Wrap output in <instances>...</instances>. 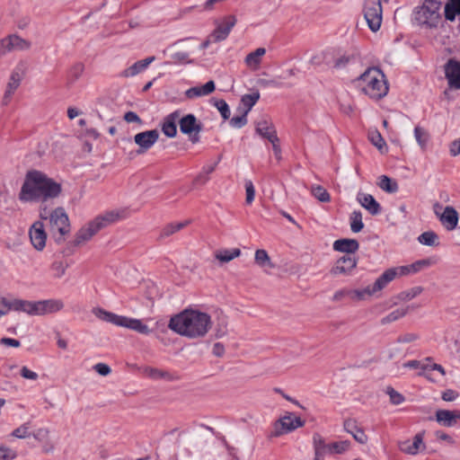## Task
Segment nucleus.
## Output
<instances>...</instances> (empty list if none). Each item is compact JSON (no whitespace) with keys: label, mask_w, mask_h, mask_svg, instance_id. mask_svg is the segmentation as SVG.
<instances>
[{"label":"nucleus","mask_w":460,"mask_h":460,"mask_svg":"<svg viewBox=\"0 0 460 460\" xmlns=\"http://www.w3.org/2000/svg\"><path fill=\"white\" fill-rule=\"evenodd\" d=\"M168 327L174 332L190 339L201 338L211 328V318L206 313L186 309L172 316Z\"/></svg>","instance_id":"f257e3e1"},{"label":"nucleus","mask_w":460,"mask_h":460,"mask_svg":"<svg viewBox=\"0 0 460 460\" xmlns=\"http://www.w3.org/2000/svg\"><path fill=\"white\" fill-rule=\"evenodd\" d=\"M61 185L39 171L29 172L22 186L19 198L22 201L54 199L61 193Z\"/></svg>","instance_id":"f03ea898"},{"label":"nucleus","mask_w":460,"mask_h":460,"mask_svg":"<svg viewBox=\"0 0 460 460\" xmlns=\"http://www.w3.org/2000/svg\"><path fill=\"white\" fill-rule=\"evenodd\" d=\"M358 82L362 92L371 99L379 100L388 93V84L384 73L376 68H367L358 78Z\"/></svg>","instance_id":"7ed1b4c3"},{"label":"nucleus","mask_w":460,"mask_h":460,"mask_svg":"<svg viewBox=\"0 0 460 460\" xmlns=\"http://www.w3.org/2000/svg\"><path fill=\"white\" fill-rule=\"evenodd\" d=\"M119 214L114 211L106 212L103 215L96 217L93 220L83 226L77 233L74 241L75 245H82L89 241L100 230L107 227L117 221Z\"/></svg>","instance_id":"20e7f679"},{"label":"nucleus","mask_w":460,"mask_h":460,"mask_svg":"<svg viewBox=\"0 0 460 460\" xmlns=\"http://www.w3.org/2000/svg\"><path fill=\"white\" fill-rule=\"evenodd\" d=\"M440 5L441 2L438 0H424L420 6L415 8L414 20L419 25L436 28L441 19Z\"/></svg>","instance_id":"39448f33"},{"label":"nucleus","mask_w":460,"mask_h":460,"mask_svg":"<svg viewBox=\"0 0 460 460\" xmlns=\"http://www.w3.org/2000/svg\"><path fill=\"white\" fill-rule=\"evenodd\" d=\"M49 226L52 233L58 232V237L56 242L60 243L64 241V236L70 232V223L67 214L61 207L55 208L49 214Z\"/></svg>","instance_id":"423d86ee"},{"label":"nucleus","mask_w":460,"mask_h":460,"mask_svg":"<svg viewBox=\"0 0 460 460\" xmlns=\"http://www.w3.org/2000/svg\"><path fill=\"white\" fill-rule=\"evenodd\" d=\"M314 455L316 456H323L325 454H342L347 451L349 447V441H340L333 442L331 444H326L324 439L320 435L314 436Z\"/></svg>","instance_id":"0eeeda50"},{"label":"nucleus","mask_w":460,"mask_h":460,"mask_svg":"<svg viewBox=\"0 0 460 460\" xmlns=\"http://www.w3.org/2000/svg\"><path fill=\"white\" fill-rule=\"evenodd\" d=\"M305 421L299 417H295L293 413L288 412L284 417L279 419L274 423V437H279L285 433L291 432L297 428L303 427Z\"/></svg>","instance_id":"6e6552de"},{"label":"nucleus","mask_w":460,"mask_h":460,"mask_svg":"<svg viewBox=\"0 0 460 460\" xmlns=\"http://www.w3.org/2000/svg\"><path fill=\"white\" fill-rule=\"evenodd\" d=\"M179 126L181 133L188 135L192 143L199 141V134L202 130V125L193 114H187L179 118Z\"/></svg>","instance_id":"1a4fd4ad"},{"label":"nucleus","mask_w":460,"mask_h":460,"mask_svg":"<svg viewBox=\"0 0 460 460\" xmlns=\"http://www.w3.org/2000/svg\"><path fill=\"white\" fill-rule=\"evenodd\" d=\"M159 132L156 129L146 130L135 135L134 141L138 146L137 151L138 155L146 153L149 150L158 140Z\"/></svg>","instance_id":"9d476101"},{"label":"nucleus","mask_w":460,"mask_h":460,"mask_svg":"<svg viewBox=\"0 0 460 460\" xmlns=\"http://www.w3.org/2000/svg\"><path fill=\"white\" fill-rule=\"evenodd\" d=\"M64 308V302L61 299H45L35 301V316H43L55 314Z\"/></svg>","instance_id":"9b49d317"},{"label":"nucleus","mask_w":460,"mask_h":460,"mask_svg":"<svg viewBox=\"0 0 460 460\" xmlns=\"http://www.w3.org/2000/svg\"><path fill=\"white\" fill-rule=\"evenodd\" d=\"M237 20L234 15H228L223 19L221 23H218L216 29L210 34V38H213L214 42H219L227 38L231 30L235 25Z\"/></svg>","instance_id":"f8f14e48"},{"label":"nucleus","mask_w":460,"mask_h":460,"mask_svg":"<svg viewBox=\"0 0 460 460\" xmlns=\"http://www.w3.org/2000/svg\"><path fill=\"white\" fill-rule=\"evenodd\" d=\"M30 239L35 249L43 250L46 245L47 234L44 229L42 221H36L30 228Z\"/></svg>","instance_id":"ddd939ff"},{"label":"nucleus","mask_w":460,"mask_h":460,"mask_svg":"<svg viewBox=\"0 0 460 460\" xmlns=\"http://www.w3.org/2000/svg\"><path fill=\"white\" fill-rule=\"evenodd\" d=\"M255 130L269 141L278 140L277 131L268 116H262L255 122Z\"/></svg>","instance_id":"4468645a"},{"label":"nucleus","mask_w":460,"mask_h":460,"mask_svg":"<svg viewBox=\"0 0 460 460\" xmlns=\"http://www.w3.org/2000/svg\"><path fill=\"white\" fill-rule=\"evenodd\" d=\"M445 75L452 89H460V61L449 59L445 66Z\"/></svg>","instance_id":"2eb2a0df"},{"label":"nucleus","mask_w":460,"mask_h":460,"mask_svg":"<svg viewBox=\"0 0 460 460\" xmlns=\"http://www.w3.org/2000/svg\"><path fill=\"white\" fill-rule=\"evenodd\" d=\"M23 77V72L20 67H16L11 74L9 82L6 86L5 93L3 97V104L7 105L11 100L12 95L19 87L21 81Z\"/></svg>","instance_id":"dca6fc26"},{"label":"nucleus","mask_w":460,"mask_h":460,"mask_svg":"<svg viewBox=\"0 0 460 460\" xmlns=\"http://www.w3.org/2000/svg\"><path fill=\"white\" fill-rule=\"evenodd\" d=\"M435 418L441 426L451 428L460 420V411L438 410Z\"/></svg>","instance_id":"f3484780"},{"label":"nucleus","mask_w":460,"mask_h":460,"mask_svg":"<svg viewBox=\"0 0 460 460\" xmlns=\"http://www.w3.org/2000/svg\"><path fill=\"white\" fill-rule=\"evenodd\" d=\"M357 265V260L353 255L345 254L341 257L335 263V266L332 269L333 275L338 274H348Z\"/></svg>","instance_id":"a211bd4d"},{"label":"nucleus","mask_w":460,"mask_h":460,"mask_svg":"<svg viewBox=\"0 0 460 460\" xmlns=\"http://www.w3.org/2000/svg\"><path fill=\"white\" fill-rule=\"evenodd\" d=\"M357 201L367 209L372 216L378 215L381 212L380 204L371 194L359 191L357 194Z\"/></svg>","instance_id":"6ab92c4d"},{"label":"nucleus","mask_w":460,"mask_h":460,"mask_svg":"<svg viewBox=\"0 0 460 460\" xmlns=\"http://www.w3.org/2000/svg\"><path fill=\"white\" fill-rule=\"evenodd\" d=\"M181 116L180 111H175L167 115L162 123V131L168 137H174L177 134V123Z\"/></svg>","instance_id":"aec40b11"},{"label":"nucleus","mask_w":460,"mask_h":460,"mask_svg":"<svg viewBox=\"0 0 460 460\" xmlns=\"http://www.w3.org/2000/svg\"><path fill=\"white\" fill-rule=\"evenodd\" d=\"M343 428L345 431L349 433L354 439L360 443L366 444L367 441V436L365 434L364 430L358 427V422L354 419H347L343 422Z\"/></svg>","instance_id":"412c9836"},{"label":"nucleus","mask_w":460,"mask_h":460,"mask_svg":"<svg viewBox=\"0 0 460 460\" xmlns=\"http://www.w3.org/2000/svg\"><path fill=\"white\" fill-rule=\"evenodd\" d=\"M439 220L447 230H454L458 223V213L453 207L447 206L439 215Z\"/></svg>","instance_id":"4be33fe9"},{"label":"nucleus","mask_w":460,"mask_h":460,"mask_svg":"<svg viewBox=\"0 0 460 460\" xmlns=\"http://www.w3.org/2000/svg\"><path fill=\"white\" fill-rule=\"evenodd\" d=\"M119 326L125 327L133 330L141 334H149L152 331L141 320L122 316L121 322L119 323Z\"/></svg>","instance_id":"5701e85b"},{"label":"nucleus","mask_w":460,"mask_h":460,"mask_svg":"<svg viewBox=\"0 0 460 460\" xmlns=\"http://www.w3.org/2000/svg\"><path fill=\"white\" fill-rule=\"evenodd\" d=\"M155 58L154 56L148 57L145 59L137 61L132 66L123 70L120 73V76L122 77H131L135 76L140 72L144 71L154 60Z\"/></svg>","instance_id":"b1692460"},{"label":"nucleus","mask_w":460,"mask_h":460,"mask_svg":"<svg viewBox=\"0 0 460 460\" xmlns=\"http://www.w3.org/2000/svg\"><path fill=\"white\" fill-rule=\"evenodd\" d=\"M10 310L23 312L29 315L35 316V301H28L23 299H11L9 300Z\"/></svg>","instance_id":"393cba45"},{"label":"nucleus","mask_w":460,"mask_h":460,"mask_svg":"<svg viewBox=\"0 0 460 460\" xmlns=\"http://www.w3.org/2000/svg\"><path fill=\"white\" fill-rule=\"evenodd\" d=\"M359 248V243L355 239H339L333 243V249L335 251L345 252L346 254L352 255Z\"/></svg>","instance_id":"a878e982"},{"label":"nucleus","mask_w":460,"mask_h":460,"mask_svg":"<svg viewBox=\"0 0 460 460\" xmlns=\"http://www.w3.org/2000/svg\"><path fill=\"white\" fill-rule=\"evenodd\" d=\"M216 89L214 81L210 80L202 86H195L188 89L185 93L190 99L208 95Z\"/></svg>","instance_id":"bb28decb"},{"label":"nucleus","mask_w":460,"mask_h":460,"mask_svg":"<svg viewBox=\"0 0 460 460\" xmlns=\"http://www.w3.org/2000/svg\"><path fill=\"white\" fill-rule=\"evenodd\" d=\"M264 48H258L254 51L249 53L244 59L245 65L252 70H257L261 63V58L265 55Z\"/></svg>","instance_id":"cd10ccee"},{"label":"nucleus","mask_w":460,"mask_h":460,"mask_svg":"<svg viewBox=\"0 0 460 460\" xmlns=\"http://www.w3.org/2000/svg\"><path fill=\"white\" fill-rule=\"evenodd\" d=\"M395 279V273L394 270L388 269L386 270L373 284L371 288V291L373 293H376L382 290L386 285Z\"/></svg>","instance_id":"c85d7f7f"},{"label":"nucleus","mask_w":460,"mask_h":460,"mask_svg":"<svg viewBox=\"0 0 460 460\" xmlns=\"http://www.w3.org/2000/svg\"><path fill=\"white\" fill-rule=\"evenodd\" d=\"M93 314L100 320L111 323L119 326V323L121 322L122 315H118L114 313L108 312L102 308L96 307L93 309Z\"/></svg>","instance_id":"c756f323"},{"label":"nucleus","mask_w":460,"mask_h":460,"mask_svg":"<svg viewBox=\"0 0 460 460\" xmlns=\"http://www.w3.org/2000/svg\"><path fill=\"white\" fill-rule=\"evenodd\" d=\"M190 223V220H185V221L180 222V223L168 224L162 229L160 237L161 238L168 237V236L175 234L176 232L181 230L182 228L187 226Z\"/></svg>","instance_id":"7c9ffc66"},{"label":"nucleus","mask_w":460,"mask_h":460,"mask_svg":"<svg viewBox=\"0 0 460 460\" xmlns=\"http://www.w3.org/2000/svg\"><path fill=\"white\" fill-rule=\"evenodd\" d=\"M439 237L433 231H426L419 235L418 241L427 246H438L439 245Z\"/></svg>","instance_id":"2f4dec72"},{"label":"nucleus","mask_w":460,"mask_h":460,"mask_svg":"<svg viewBox=\"0 0 460 460\" xmlns=\"http://www.w3.org/2000/svg\"><path fill=\"white\" fill-rule=\"evenodd\" d=\"M140 370L144 375L155 380L170 378V374L168 372L159 368L146 366L141 367Z\"/></svg>","instance_id":"473e14b6"},{"label":"nucleus","mask_w":460,"mask_h":460,"mask_svg":"<svg viewBox=\"0 0 460 460\" xmlns=\"http://www.w3.org/2000/svg\"><path fill=\"white\" fill-rule=\"evenodd\" d=\"M414 137L421 150L425 151L429 140V135L427 130L420 126H417L414 128Z\"/></svg>","instance_id":"72a5a7b5"},{"label":"nucleus","mask_w":460,"mask_h":460,"mask_svg":"<svg viewBox=\"0 0 460 460\" xmlns=\"http://www.w3.org/2000/svg\"><path fill=\"white\" fill-rule=\"evenodd\" d=\"M84 71V65L81 62L74 64L67 72V82L68 84H74L83 75Z\"/></svg>","instance_id":"f704fd0d"},{"label":"nucleus","mask_w":460,"mask_h":460,"mask_svg":"<svg viewBox=\"0 0 460 460\" xmlns=\"http://www.w3.org/2000/svg\"><path fill=\"white\" fill-rule=\"evenodd\" d=\"M378 186L388 193H394L398 190V184L386 175L379 177Z\"/></svg>","instance_id":"c9c22d12"},{"label":"nucleus","mask_w":460,"mask_h":460,"mask_svg":"<svg viewBox=\"0 0 460 460\" xmlns=\"http://www.w3.org/2000/svg\"><path fill=\"white\" fill-rule=\"evenodd\" d=\"M458 14H460V5L456 0H449L445 5L446 19L453 22Z\"/></svg>","instance_id":"e433bc0d"},{"label":"nucleus","mask_w":460,"mask_h":460,"mask_svg":"<svg viewBox=\"0 0 460 460\" xmlns=\"http://www.w3.org/2000/svg\"><path fill=\"white\" fill-rule=\"evenodd\" d=\"M349 225L353 233H359L363 229L364 224L362 221V213L360 211L355 210L350 214Z\"/></svg>","instance_id":"4c0bfd02"},{"label":"nucleus","mask_w":460,"mask_h":460,"mask_svg":"<svg viewBox=\"0 0 460 460\" xmlns=\"http://www.w3.org/2000/svg\"><path fill=\"white\" fill-rule=\"evenodd\" d=\"M409 309L410 306H407L405 308H400L393 311L392 313H390L389 314L381 319V324L385 325L399 320L400 318L405 316L408 314Z\"/></svg>","instance_id":"58836bf2"},{"label":"nucleus","mask_w":460,"mask_h":460,"mask_svg":"<svg viewBox=\"0 0 460 460\" xmlns=\"http://www.w3.org/2000/svg\"><path fill=\"white\" fill-rule=\"evenodd\" d=\"M241 254V250L238 248L233 250H223L219 251L216 253V258L221 262H228L234 258L239 257Z\"/></svg>","instance_id":"ea45409f"},{"label":"nucleus","mask_w":460,"mask_h":460,"mask_svg":"<svg viewBox=\"0 0 460 460\" xmlns=\"http://www.w3.org/2000/svg\"><path fill=\"white\" fill-rule=\"evenodd\" d=\"M255 262L261 267L274 268L268 252L263 249H259L255 252Z\"/></svg>","instance_id":"a19ab883"},{"label":"nucleus","mask_w":460,"mask_h":460,"mask_svg":"<svg viewBox=\"0 0 460 460\" xmlns=\"http://www.w3.org/2000/svg\"><path fill=\"white\" fill-rule=\"evenodd\" d=\"M368 138L370 142L381 152L384 153L386 150V144L383 137L377 130L369 131Z\"/></svg>","instance_id":"79ce46f5"},{"label":"nucleus","mask_w":460,"mask_h":460,"mask_svg":"<svg viewBox=\"0 0 460 460\" xmlns=\"http://www.w3.org/2000/svg\"><path fill=\"white\" fill-rule=\"evenodd\" d=\"M425 436V431L422 430L419 433H417L412 439L411 443V452H414L415 455H417L419 452H422L426 449V445L423 441Z\"/></svg>","instance_id":"37998d69"},{"label":"nucleus","mask_w":460,"mask_h":460,"mask_svg":"<svg viewBox=\"0 0 460 460\" xmlns=\"http://www.w3.org/2000/svg\"><path fill=\"white\" fill-rule=\"evenodd\" d=\"M312 195L321 202H329L331 199L328 191L321 185H314L311 187Z\"/></svg>","instance_id":"c03bdc74"},{"label":"nucleus","mask_w":460,"mask_h":460,"mask_svg":"<svg viewBox=\"0 0 460 460\" xmlns=\"http://www.w3.org/2000/svg\"><path fill=\"white\" fill-rule=\"evenodd\" d=\"M422 292V288L415 287L409 290L402 291L396 296L399 301H410Z\"/></svg>","instance_id":"a18cd8bd"},{"label":"nucleus","mask_w":460,"mask_h":460,"mask_svg":"<svg viewBox=\"0 0 460 460\" xmlns=\"http://www.w3.org/2000/svg\"><path fill=\"white\" fill-rule=\"evenodd\" d=\"M374 295L371 288L367 287L363 289H349V297L354 300H363L367 296Z\"/></svg>","instance_id":"49530a36"},{"label":"nucleus","mask_w":460,"mask_h":460,"mask_svg":"<svg viewBox=\"0 0 460 460\" xmlns=\"http://www.w3.org/2000/svg\"><path fill=\"white\" fill-rule=\"evenodd\" d=\"M259 99L260 93L258 92L253 93L252 94H244L241 99L242 103L246 108L244 111H247L248 113L251 111V109L255 105Z\"/></svg>","instance_id":"de8ad7c7"},{"label":"nucleus","mask_w":460,"mask_h":460,"mask_svg":"<svg viewBox=\"0 0 460 460\" xmlns=\"http://www.w3.org/2000/svg\"><path fill=\"white\" fill-rule=\"evenodd\" d=\"M12 42H13V50H25L28 49L31 47V44L29 41L22 39L21 37L13 34L10 35Z\"/></svg>","instance_id":"09e8293b"},{"label":"nucleus","mask_w":460,"mask_h":460,"mask_svg":"<svg viewBox=\"0 0 460 460\" xmlns=\"http://www.w3.org/2000/svg\"><path fill=\"white\" fill-rule=\"evenodd\" d=\"M31 424L30 422H25L17 429H15L12 435L17 438H26L30 437L31 434L30 432Z\"/></svg>","instance_id":"8fccbe9b"},{"label":"nucleus","mask_w":460,"mask_h":460,"mask_svg":"<svg viewBox=\"0 0 460 460\" xmlns=\"http://www.w3.org/2000/svg\"><path fill=\"white\" fill-rule=\"evenodd\" d=\"M214 105L217 107L224 119H229L230 109L228 104L224 100H214Z\"/></svg>","instance_id":"3c124183"},{"label":"nucleus","mask_w":460,"mask_h":460,"mask_svg":"<svg viewBox=\"0 0 460 460\" xmlns=\"http://www.w3.org/2000/svg\"><path fill=\"white\" fill-rule=\"evenodd\" d=\"M386 394L389 395L390 402L394 405H399L404 402V396L395 391L393 387L386 388Z\"/></svg>","instance_id":"603ef678"},{"label":"nucleus","mask_w":460,"mask_h":460,"mask_svg":"<svg viewBox=\"0 0 460 460\" xmlns=\"http://www.w3.org/2000/svg\"><path fill=\"white\" fill-rule=\"evenodd\" d=\"M13 44L11 37L8 36L0 40V56L3 57L7 53L13 51Z\"/></svg>","instance_id":"864d4df0"},{"label":"nucleus","mask_w":460,"mask_h":460,"mask_svg":"<svg viewBox=\"0 0 460 460\" xmlns=\"http://www.w3.org/2000/svg\"><path fill=\"white\" fill-rule=\"evenodd\" d=\"M247 111H243L242 115L233 117L230 119V125L237 128L243 127L247 123Z\"/></svg>","instance_id":"5fc2aeb1"},{"label":"nucleus","mask_w":460,"mask_h":460,"mask_svg":"<svg viewBox=\"0 0 460 460\" xmlns=\"http://www.w3.org/2000/svg\"><path fill=\"white\" fill-rule=\"evenodd\" d=\"M429 264H430L429 260L417 261L414 263L408 265L409 266V270H410V273L411 274L417 273L423 267H428V266H429Z\"/></svg>","instance_id":"6e6d98bb"},{"label":"nucleus","mask_w":460,"mask_h":460,"mask_svg":"<svg viewBox=\"0 0 460 460\" xmlns=\"http://www.w3.org/2000/svg\"><path fill=\"white\" fill-rule=\"evenodd\" d=\"M245 190H246L245 201L247 204H251L253 201L254 196H255V190H254V186H253L252 181L248 180L245 181Z\"/></svg>","instance_id":"4d7b16f0"},{"label":"nucleus","mask_w":460,"mask_h":460,"mask_svg":"<svg viewBox=\"0 0 460 460\" xmlns=\"http://www.w3.org/2000/svg\"><path fill=\"white\" fill-rule=\"evenodd\" d=\"M16 453L9 447H0V460H13Z\"/></svg>","instance_id":"13d9d810"},{"label":"nucleus","mask_w":460,"mask_h":460,"mask_svg":"<svg viewBox=\"0 0 460 460\" xmlns=\"http://www.w3.org/2000/svg\"><path fill=\"white\" fill-rule=\"evenodd\" d=\"M227 332V322L225 318L220 319L219 323L216 327V336L221 338Z\"/></svg>","instance_id":"bf43d9fd"},{"label":"nucleus","mask_w":460,"mask_h":460,"mask_svg":"<svg viewBox=\"0 0 460 460\" xmlns=\"http://www.w3.org/2000/svg\"><path fill=\"white\" fill-rule=\"evenodd\" d=\"M20 375L22 378L35 381L39 376L36 372L29 369L27 367H22L20 370Z\"/></svg>","instance_id":"052dcab7"},{"label":"nucleus","mask_w":460,"mask_h":460,"mask_svg":"<svg viewBox=\"0 0 460 460\" xmlns=\"http://www.w3.org/2000/svg\"><path fill=\"white\" fill-rule=\"evenodd\" d=\"M51 269L55 272V277L61 278L65 274L66 267L61 261H55L52 263Z\"/></svg>","instance_id":"680f3d73"},{"label":"nucleus","mask_w":460,"mask_h":460,"mask_svg":"<svg viewBox=\"0 0 460 460\" xmlns=\"http://www.w3.org/2000/svg\"><path fill=\"white\" fill-rule=\"evenodd\" d=\"M49 431L48 429L40 428L32 433L33 438L38 441H46L49 438Z\"/></svg>","instance_id":"e2e57ef3"},{"label":"nucleus","mask_w":460,"mask_h":460,"mask_svg":"<svg viewBox=\"0 0 460 460\" xmlns=\"http://www.w3.org/2000/svg\"><path fill=\"white\" fill-rule=\"evenodd\" d=\"M93 369L99 375L103 376H108L111 372V367L107 364H104V363H98V364L94 365Z\"/></svg>","instance_id":"0e129e2a"},{"label":"nucleus","mask_w":460,"mask_h":460,"mask_svg":"<svg viewBox=\"0 0 460 460\" xmlns=\"http://www.w3.org/2000/svg\"><path fill=\"white\" fill-rule=\"evenodd\" d=\"M350 61V57L347 55H342L340 58H337L334 61V67L337 69L344 68Z\"/></svg>","instance_id":"69168bd1"},{"label":"nucleus","mask_w":460,"mask_h":460,"mask_svg":"<svg viewBox=\"0 0 460 460\" xmlns=\"http://www.w3.org/2000/svg\"><path fill=\"white\" fill-rule=\"evenodd\" d=\"M172 58L175 62L190 63V60H189V54L184 51H178V52L174 53L172 56Z\"/></svg>","instance_id":"338daca9"},{"label":"nucleus","mask_w":460,"mask_h":460,"mask_svg":"<svg viewBox=\"0 0 460 460\" xmlns=\"http://www.w3.org/2000/svg\"><path fill=\"white\" fill-rule=\"evenodd\" d=\"M449 153L452 156H456L460 155V138L451 142L449 146Z\"/></svg>","instance_id":"774afa93"}]
</instances>
